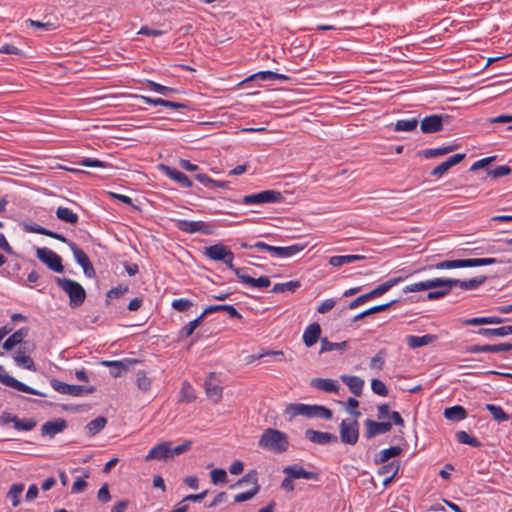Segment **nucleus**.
<instances>
[{
  "label": "nucleus",
  "mask_w": 512,
  "mask_h": 512,
  "mask_svg": "<svg viewBox=\"0 0 512 512\" xmlns=\"http://www.w3.org/2000/svg\"><path fill=\"white\" fill-rule=\"evenodd\" d=\"M65 243L73 252L75 261L82 267L84 274L89 278H94L96 276V272L86 253L72 241L68 240V242Z\"/></svg>",
  "instance_id": "nucleus-9"
},
{
  "label": "nucleus",
  "mask_w": 512,
  "mask_h": 512,
  "mask_svg": "<svg viewBox=\"0 0 512 512\" xmlns=\"http://www.w3.org/2000/svg\"><path fill=\"white\" fill-rule=\"evenodd\" d=\"M500 261L496 258H471V259H457V260H445L435 264V269H455V268H468L486 266L499 263Z\"/></svg>",
  "instance_id": "nucleus-3"
},
{
  "label": "nucleus",
  "mask_w": 512,
  "mask_h": 512,
  "mask_svg": "<svg viewBox=\"0 0 512 512\" xmlns=\"http://www.w3.org/2000/svg\"><path fill=\"white\" fill-rule=\"evenodd\" d=\"M255 79H260V80H264V81H267V80L283 81V80H288V77L286 75L278 74V73L272 72V71H260V72L253 74L252 76H250L247 80H255Z\"/></svg>",
  "instance_id": "nucleus-46"
},
{
  "label": "nucleus",
  "mask_w": 512,
  "mask_h": 512,
  "mask_svg": "<svg viewBox=\"0 0 512 512\" xmlns=\"http://www.w3.org/2000/svg\"><path fill=\"white\" fill-rule=\"evenodd\" d=\"M444 416L446 419L451 421H461L466 418L467 413L462 406L456 405L453 407L446 408L444 410Z\"/></svg>",
  "instance_id": "nucleus-41"
},
{
  "label": "nucleus",
  "mask_w": 512,
  "mask_h": 512,
  "mask_svg": "<svg viewBox=\"0 0 512 512\" xmlns=\"http://www.w3.org/2000/svg\"><path fill=\"white\" fill-rule=\"evenodd\" d=\"M308 412V404L303 403H290L286 406L284 410V415L289 420H292L293 418L297 416H304L307 417Z\"/></svg>",
  "instance_id": "nucleus-31"
},
{
  "label": "nucleus",
  "mask_w": 512,
  "mask_h": 512,
  "mask_svg": "<svg viewBox=\"0 0 512 512\" xmlns=\"http://www.w3.org/2000/svg\"><path fill=\"white\" fill-rule=\"evenodd\" d=\"M478 334L484 336L504 337L512 334V326H502L499 328H481L478 330Z\"/></svg>",
  "instance_id": "nucleus-45"
},
{
  "label": "nucleus",
  "mask_w": 512,
  "mask_h": 512,
  "mask_svg": "<svg viewBox=\"0 0 512 512\" xmlns=\"http://www.w3.org/2000/svg\"><path fill=\"white\" fill-rule=\"evenodd\" d=\"M418 120L416 118L413 119H402L398 120L395 124V131L397 132H410L417 128Z\"/></svg>",
  "instance_id": "nucleus-51"
},
{
  "label": "nucleus",
  "mask_w": 512,
  "mask_h": 512,
  "mask_svg": "<svg viewBox=\"0 0 512 512\" xmlns=\"http://www.w3.org/2000/svg\"><path fill=\"white\" fill-rule=\"evenodd\" d=\"M365 259L363 255H342V256H333L329 260V264L333 267H340L345 264H350L356 261H360Z\"/></svg>",
  "instance_id": "nucleus-36"
},
{
  "label": "nucleus",
  "mask_w": 512,
  "mask_h": 512,
  "mask_svg": "<svg viewBox=\"0 0 512 512\" xmlns=\"http://www.w3.org/2000/svg\"><path fill=\"white\" fill-rule=\"evenodd\" d=\"M211 481L213 484H224L227 482V473L226 470L222 468L213 469L210 473Z\"/></svg>",
  "instance_id": "nucleus-58"
},
{
  "label": "nucleus",
  "mask_w": 512,
  "mask_h": 512,
  "mask_svg": "<svg viewBox=\"0 0 512 512\" xmlns=\"http://www.w3.org/2000/svg\"><path fill=\"white\" fill-rule=\"evenodd\" d=\"M67 427V422L64 419H55L44 423L41 427V434L44 436L53 437L58 433L64 431Z\"/></svg>",
  "instance_id": "nucleus-19"
},
{
  "label": "nucleus",
  "mask_w": 512,
  "mask_h": 512,
  "mask_svg": "<svg viewBox=\"0 0 512 512\" xmlns=\"http://www.w3.org/2000/svg\"><path fill=\"white\" fill-rule=\"evenodd\" d=\"M24 231L29 232V233H37V234L45 235V236L54 238L56 240H59L61 242H68V239L65 236H63L62 234H58L56 232L48 230L38 224H25Z\"/></svg>",
  "instance_id": "nucleus-26"
},
{
  "label": "nucleus",
  "mask_w": 512,
  "mask_h": 512,
  "mask_svg": "<svg viewBox=\"0 0 512 512\" xmlns=\"http://www.w3.org/2000/svg\"><path fill=\"white\" fill-rule=\"evenodd\" d=\"M205 393L207 397L213 401V403H218L222 398V388L219 385V381L216 378V374L214 372H210L204 383Z\"/></svg>",
  "instance_id": "nucleus-12"
},
{
  "label": "nucleus",
  "mask_w": 512,
  "mask_h": 512,
  "mask_svg": "<svg viewBox=\"0 0 512 512\" xmlns=\"http://www.w3.org/2000/svg\"><path fill=\"white\" fill-rule=\"evenodd\" d=\"M456 439L461 444L470 445L476 448L481 446V443L475 437L470 436L466 431H458L456 433Z\"/></svg>",
  "instance_id": "nucleus-54"
},
{
  "label": "nucleus",
  "mask_w": 512,
  "mask_h": 512,
  "mask_svg": "<svg viewBox=\"0 0 512 512\" xmlns=\"http://www.w3.org/2000/svg\"><path fill=\"white\" fill-rule=\"evenodd\" d=\"M333 416L331 409L322 405H308L307 418H319L329 420Z\"/></svg>",
  "instance_id": "nucleus-32"
},
{
  "label": "nucleus",
  "mask_w": 512,
  "mask_h": 512,
  "mask_svg": "<svg viewBox=\"0 0 512 512\" xmlns=\"http://www.w3.org/2000/svg\"><path fill=\"white\" fill-rule=\"evenodd\" d=\"M284 197L281 192L275 190H264L256 194L246 195L242 203L246 205L281 202Z\"/></svg>",
  "instance_id": "nucleus-5"
},
{
  "label": "nucleus",
  "mask_w": 512,
  "mask_h": 512,
  "mask_svg": "<svg viewBox=\"0 0 512 512\" xmlns=\"http://www.w3.org/2000/svg\"><path fill=\"white\" fill-rule=\"evenodd\" d=\"M161 168L168 177L178 182L182 187L189 188L192 186V181L181 171L166 165H161Z\"/></svg>",
  "instance_id": "nucleus-25"
},
{
  "label": "nucleus",
  "mask_w": 512,
  "mask_h": 512,
  "mask_svg": "<svg viewBox=\"0 0 512 512\" xmlns=\"http://www.w3.org/2000/svg\"><path fill=\"white\" fill-rule=\"evenodd\" d=\"M437 340L438 336L433 334H426L423 336L408 335L406 337V342L408 346L412 349L432 344Z\"/></svg>",
  "instance_id": "nucleus-23"
},
{
  "label": "nucleus",
  "mask_w": 512,
  "mask_h": 512,
  "mask_svg": "<svg viewBox=\"0 0 512 512\" xmlns=\"http://www.w3.org/2000/svg\"><path fill=\"white\" fill-rule=\"evenodd\" d=\"M206 316L207 315H204L203 311L200 316H198L196 319L190 321L186 326H184L179 332L180 338H188L189 336H191L194 333V331L202 324L203 319Z\"/></svg>",
  "instance_id": "nucleus-39"
},
{
  "label": "nucleus",
  "mask_w": 512,
  "mask_h": 512,
  "mask_svg": "<svg viewBox=\"0 0 512 512\" xmlns=\"http://www.w3.org/2000/svg\"><path fill=\"white\" fill-rule=\"evenodd\" d=\"M486 276L475 277L468 280H460V279H444V285L457 287L464 290H474L482 285L486 281Z\"/></svg>",
  "instance_id": "nucleus-17"
},
{
  "label": "nucleus",
  "mask_w": 512,
  "mask_h": 512,
  "mask_svg": "<svg viewBox=\"0 0 512 512\" xmlns=\"http://www.w3.org/2000/svg\"><path fill=\"white\" fill-rule=\"evenodd\" d=\"M341 381L346 384L355 396H360L363 391L364 380L358 376L341 375Z\"/></svg>",
  "instance_id": "nucleus-27"
},
{
  "label": "nucleus",
  "mask_w": 512,
  "mask_h": 512,
  "mask_svg": "<svg viewBox=\"0 0 512 512\" xmlns=\"http://www.w3.org/2000/svg\"><path fill=\"white\" fill-rule=\"evenodd\" d=\"M27 335L28 328H20L4 341L2 345L3 349L6 351H11L16 345L20 344Z\"/></svg>",
  "instance_id": "nucleus-30"
},
{
  "label": "nucleus",
  "mask_w": 512,
  "mask_h": 512,
  "mask_svg": "<svg viewBox=\"0 0 512 512\" xmlns=\"http://www.w3.org/2000/svg\"><path fill=\"white\" fill-rule=\"evenodd\" d=\"M371 389L372 391L379 396H387L388 388L385 383L379 379H373L371 381Z\"/></svg>",
  "instance_id": "nucleus-62"
},
{
  "label": "nucleus",
  "mask_w": 512,
  "mask_h": 512,
  "mask_svg": "<svg viewBox=\"0 0 512 512\" xmlns=\"http://www.w3.org/2000/svg\"><path fill=\"white\" fill-rule=\"evenodd\" d=\"M240 281L256 288H267L270 286V279L267 276H261L256 279L245 274L244 276H240Z\"/></svg>",
  "instance_id": "nucleus-43"
},
{
  "label": "nucleus",
  "mask_w": 512,
  "mask_h": 512,
  "mask_svg": "<svg viewBox=\"0 0 512 512\" xmlns=\"http://www.w3.org/2000/svg\"><path fill=\"white\" fill-rule=\"evenodd\" d=\"M465 156H466V154L459 153V154H455V155L449 157L446 161H444L441 164H439L438 166H436L430 172V175L431 176H436V177L442 176L450 168H452L453 166L459 164L465 158Z\"/></svg>",
  "instance_id": "nucleus-18"
},
{
  "label": "nucleus",
  "mask_w": 512,
  "mask_h": 512,
  "mask_svg": "<svg viewBox=\"0 0 512 512\" xmlns=\"http://www.w3.org/2000/svg\"><path fill=\"white\" fill-rule=\"evenodd\" d=\"M172 459L171 447L169 442H161L154 446L145 456V461Z\"/></svg>",
  "instance_id": "nucleus-15"
},
{
  "label": "nucleus",
  "mask_w": 512,
  "mask_h": 512,
  "mask_svg": "<svg viewBox=\"0 0 512 512\" xmlns=\"http://www.w3.org/2000/svg\"><path fill=\"white\" fill-rule=\"evenodd\" d=\"M285 475H289L294 479H307V480H319V473L313 471H307L300 465H289L283 469Z\"/></svg>",
  "instance_id": "nucleus-14"
},
{
  "label": "nucleus",
  "mask_w": 512,
  "mask_h": 512,
  "mask_svg": "<svg viewBox=\"0 0 512 512\" xmlns=\"http://www.w3.org/2000/svg\"><path fill=\"white\" fill-rule=\"evenodd\" d=\"M348 348V342L342 341L339 343L330 342L327 338L321 339L320 353L329 352L332 350H346Z\"/></svg>",
  "instance_id": "nucleus-48"
},
{
  "label": "nucleus",
  "mask_w": 512,
  "mask_h": 512,
  "mask_svg": "<svg viewBox=\"0 0 512 512\" xmlns=\"http://www.w3.org/2000/svg\"><path fill=\"white\" fill-rule=\"evenodd\" d=\"M148 86L150 87L151 90H153L157 93L163 94V95H169L171 93L177 92V90L174 88L167 87V86L161 85L159 83H156V82L150 81V80L148 81Z\"/></svg>",
  "instance_id": "nucleus-60"
},
{
  "label": "nucleus",
  "mask_w": 512,
  "mask_h": 512,
  "mask_svg": "<svg viewBox=\"0 0 512 512\" xmlns=\"http://www.w3.org/2000/svg\"><path fill=\"white\" fill-rule=\"evenodd\" d=\"M36 257L54 272L62 273L64 266L61 257L48 248H37Z\"/></svg>",
  "instance_id": "nucleus-6"
},
{
  "label": "nucleus",
  "mask_w": 512,
  "mask_h": 512,
  "mask_svg": "<svg viewBox=\"0 0 512 512\" xmlns=\"http://www.w3.org/2000/svg\"><path fill=\"white\" fill-rule=\"evenodd\" d=\"M193 305L192 301L184 298L174 299L172 301V308L178 312H185Z\"/></svg>",
  "instance_id": "nucleus-61"
},
{
  "label": "nucleus",
  "mask_w": 512,
  "mask_h": 512,
  "mask_svg": "<svg viewBox=\"0 0 512 512\" xmlns=\"http://www.w3.org/2000/svg\"><path fill=\"white\" fill-rule=\"evenodd\" d=\"M457 148H458L457 145H449V146H445V147L425 149L422 151V155L427 159H431V158H436L439 156L446 155L450 152L455 151Z\"/></svg>",
  "instance_id": "nucleus-38"
},
{
  "label": "nucleus",
  "mask_w": 512,
  "mask_h": 512,
  "mask_svg": "<svg viewBox=\"0 0 512 512\" xmlns=\"http://www.w3.org/2000/svg\"><path fill=\"white\" fill-rule=\"evenodd\" d=\"M339 434L342 443L355 445L359 439V424L357 420H342L339 425Z\"/></svg>",
  "instance_id": "nucleus-4"
},
{
  "label": "nucleus",
  "mask_w": 512,
  "mask_h": 512,
  "mask_svg": "<svg viewBox=\"0 0 512 512\" xmlns=\"http://www.w3.org/2000/svg\"><path fill=\"white\" fill-rule=\"evenodd\" d=\"M321 336V327L318 323L308 325L303 333V342L307 347H312Z\"/></svg>",
  "instance_id": "nucleus-22"
},
{
  "label": "nucleus",
  "mask_w": 512,
  "mask_h": 512,
  "mask_svg": "<svg viewBox=\"0 0 512 512\" xmlns=\"http://www.w3.org/2000/svg\"><path fill=\"white\" fill-rule=\"evenodd\" d=\"M449 119L448 115L433 114L426 116L420 123L421 132L424 134H431L439 132L443 129V122Z\"/></svg>",
  "instance_id": "nucleus-10"
},
{
  "label": "nucleus",
  "mask_w": 512,
  "mask_h": 512,
  "mask_svg": "<svg viewBox=\"0 0 512 512\" xmlns=\"http://www.w3.org/2000/svg\"><path fill=\"white\" fill-rule=\"evenodd\" d=\"M176 227L186 233H202L209 235L212 233L211 225L203 221L176 220Z\"/></svg>",
  "instance_id": "nucleus-11"
},
{
  "label": "nucleus",
  "mask_w": 512,
  "mask_h": 512,
  "mask_svg": "<svg viewBox=\"0 0 512 512\" xmlns=\"http://www.w3.org/2000/svg\"><path fill=\"white\" fill-rule=\"evenodd\" d=\"M37 425V422L34 419H19L16 418L13 426L18 431H31Z\"/></svg>",
  "instance_id": "nucleus-53"
},
{
  "label": "nucleus",
  "mask_w": 512,
  "mask_h": 512,
  "mask_svg": "<svg viewBox=\"0 0 512 512\" xmlns=\"http://www.w3.org/2000/svg\"><path fill=\"white\" fill-rule=\"evenodd\" d=\"M88 477H89L88 471H86L84 473L83 477H78L71 487V493L78 494V493L83 492L87 488L88 484L85 479Z\"/></svg>",
  "instance_id": "nucleus-56"
},
{
  "label": "nucleus",
  "mask_w": 512,
  "mask_h": 512,
  "mask_svg": "<svg viewBox=\"0 0 512 512\" xmlns=\"http://www.w3.org/2000/svg\"><path fill=\"white\" fill-rule=\"evenodd\" d=\"M14 361L18 366H21L30 371H36V366L33 359L25 354V351L19 349L14 355Z\"/></svg>",
  "instance_id": "nucleus-35"
},
{
  "label": "nucleus",
  "mask_w": 512,
  "mask_h": 512,
  "mask_svg": "<svg viewBox=\"0 0 512 512\" xmlns=\"http://www.w3.org/2000/svg\"><path fill=\"white\" fill-rule=\"evenodd\" d=\"M402 452L401 447L399 446H392L388 449H384L380 451L376 457H375V463L376 464H382L387 462L390 458L399 456Z\"/></svg>",
  "instance_id": "nucleus-37"
},
{
  "label": "nucleus",
  "mask_w": 512,
  "mask_h": 512,
  "mask_svg": "<svg viewBox=\"0 0 512 512\" xmlns=\"http://www.w3.org/2000/svg\"><path fill=\"white\" fill-rule=\"evenodd\" d=\"M133 363H137V360H122V361H102L103 366L111 367L110 374L113 377H119L123 371H126L129 366Z\"/></svg>",
  "instance_id": "nucleus-29"
},
{
  "label": "nucleus",
  "mask_w": 512,
  "mask_h": 512,
  "mask_svg": "<svg viewBox=\"0 0 512 512\" xmlns=\"http://www.w3.org/2000/svg\"><path fill=\"white\" fill-rule=\"evenodd\" d=\"M232 251L222 244H215L205 248V255L214 261L226 260Z\"/></svg>",
  "instance_id": "nucleus-21"
},
{
  "label": "nucleus",
  "mask_w": 512,
  "mask_h": 512,
  "mask_svg": "<svg viewBox=\"0 0 512 512\" xmlns=\"http://www.w3.org/2000/svg\"><path fill=\"white\" fill-rule=\"evenodd\" d=\"M56 216L59 220L72 225L76 224L79 219L78 215L67 207H58L56 210Z\"/></svg>",
  "instance_id": "nucleus-40"
},
{
  "label": "nucleus",
  "mask_w": 512,
  "mask_h": 512,
  "mask_svg": "<svg viewBox=\"0 0 512 512\" xmlns=\"http://www.w3.org/2000/svg\"><path fill=\"white\" fill-rule=\"evenodd\" d=\"M301 286V283L298 280H291L285 283H276L271 292L273 293H284L286 291L289 292H295L299 287Z\"/></svg>",
  "instance_id": "nucleus-47"
},
{
  "label": "nucleus",
  "mask_w": 512,
  "mask_h": 512,
  "mask_svg": "<svg viewBox=\"0 0 512 512\" xmlns=\"http://www.w3.org/2000/svg\"><path fill=\"white\" fill-rule=\"evenodd\" d=\"M244 483H250L253 487L260 486L258 484V472L256 470L248 471L235 485H243Z\"/></svg>",
  "instance_id": "nucleus-57"
},
{
  "label": "nucleus",
  "mask_w": 512,
  "mask_h": 512,
  "mask_svg": "<svg viewBox=\"0 0 512 512\" xmlns=\"http://www.w3.org/2000/svg\"><path fill=\"white\" fill-rule=\"evenodd\" d=\"M399 468H400L399 463L396 461H392V462L380 467L378 470V474L387 475V476L388 475H397Z\"/></svg>",
  "instance_id": "nucleus-59"
},
{
  "label": "nucleus",
  "mask_w": 512,
  "mask_h": 512,
  "mask_svg": "<svg viewBox=\"0 0 512 512\" xmlns=\"http://www.w3.org/2000/svg\"><path fill=\"white\" fill-rule=\"evenodd\" d=\"M485 408L491 413L494 420L498 422L508 421L511 416L506 413L500 406L494 404H486Z\"/></svg>",
  "instance_id": "nucleus-49"
},
{
  "label": "nucleus",
  "mask_w": 512,
  "mask_h": 512,
  "mask_svg": "<svg viewBox=\"0 0 512 512\" xmlns=\"http://www.w3.org/2000/svg\"><path fill=\"white\" fill-rule=\"evenodd\" d=\"M50 385L55 391L64 395L80 396L84 393H93L95 391L93 386L71 385L58 379H51Z\"/></svg>",
  "instance_id": "nucleus-7"
},
{
  "label": "nucleus",
  "mask_w": 512,
  "mask_h": 512,
  "mask_svg": "<svg viewBox=\"0 0 512 512\" xmlns=\"http://www.w3.org/2000/svg\"><path fill=\"white\" fill-rule=\"evenodd\" d=\"M227 312L231 318L241 319L242 315L232 305L220 304L210 305L204 309V315H209L214 312Z\"/></svg>",
  "instance_id": "nucleus-33"
},
{
  "label": "nucleus",
  "mask_w": 512,
  "mask_h": 512,
  "mask_svg": "<svg viewBox=\"0 0 512 512\" xmlns=\"http://www.w3.org/2000/svg\"><path fill=\"white\" fill-rule=\"evenodd\" d=\"M365 436L368 439H371L379 434H384L389 432L392 429L391 422H376L371 419H367L365 421Z\"/></svg>",
  "instance_id": "nucleus-16"
},
{
  "label": "nucleus",
  "mask_w": 512,
  "mask_h": 512,
  "mask_svg": "<svg viewBox=\"0 0 512 512\" xmlns=\"http://www.w3.org/2000/svg\"><path fill=\"white\" fill-rule=\"evenodd\" d=\"M107 419L103 416H99L86 425V429L89 435L94 436L99 433L106 425Z\"/></svg>",
  "instance_id": "nucleus-50"
},
{
  "label": "nucleus",
  "mask_w": 512,
  "mask_h": 512,
  "mask_svg": "<svg viewBox=\"0 0 512 512\" xmlns=\"http://www.w3.org/2000/svg\"><path fill=\"white\" fill-rule=\"evenodd\" d=\"M310 384L312 387L328 393H337L339 388L337 381L326 378H314Z\"/></svg>",
  "instance_id": "nucleus-28"
},
{
  "label": "nucleus",
  "mask_w": 512,
  "mask_h": 512,
  "mask_svg": "<svg viewBox=\"0 0 512 512\" xmlns=\"http://www.w3.org/2000/svg\"><path fill=\"white\" fill-rule=\"evenodd\" d=\"M512 172V169L507 165H501L496 167L495 169L488 170L487 175L492 178H500L506 175H509Z\"/></svg>",
  "instance_id": "nucleus-63"
},
{
  "label": "nucleus",
  "mask_w": 512,
  "mask_h": 512,
  "mask_svg": "<svg viewBox=\"0 0 512 512\" xmlns=\"http://www.w3.org/2000/svg\"><path fill=\"white\" fill-rule=\"evenodd\" d=\"M305 438L310 442L318 445H326L338 442V437L335 434L329 432H320L314 429H307L305 431Z\"/></svg>",
  "instance_id": "nucleus-13"
},
{
  "label": "nucleus",
  "mask_w": 512,
  "mask_h": 512,
  "mask_svg": "<svg viewBox=\"0 0 512 512\" xmlns=\"http://www.w3.org/2000/svg\"><path fill=\"white\" fill-rule=\"evenodd\" d=\"M258 446L264 450L280 454L288 450L289 437L280 430L267 428L260 436Z\"/></svg>",
  "instance_id": "nucleus-1"
},
{
  "label": "nucleus",
  "mask_w": 512,
  "mask_h": 512,
  "mask_svg": "<svg viewBox=\"0 0 512 512\" xmlns=\"http://www.w3.org/2000/svg\"><path fill=\"white\" fill-rule=\"evenodd\" d=\"M307 247V244H294L287 247H278L277 258H289L292 257Z\"/></svg>",
  "instance_id": "nucleus-44"
},
{
  "label": "nucleus",
  "mask_w": 512,
  "mask_h": 512,
  "mask_svg": "<svg viewBox=\"0 0 512 512\" xmlns=\"http://www.w3.org/2000/svg\"><path fill=\"white\" fill-rule=\"evenodd\" d=\"M512 350V344L509 343H499L493 345H473L469 348V351L472 353H481V352H506Z\"/></svg>",
  "instance_id": "nucleus-24"
},
{
  "label": "nucleus",
  "mask_w": 512,
  "mask_h": 512,
  "mask_svg": "<svg viewBox=\"0 0 512 512\" xmlns=\"http://www.w3.org/2000/svg\"><path fill=\"white\" fill-rule=\"evenodd\" d=\"M442 285H444V278H435V279L426 280V281L408 285L404 288V292L425 291V290H430V289H433V288H436V287L442 286Z\"/></svg>",
  "instance_id": "nucleus-20"
},
{
  "label": "nucleus",
  "mask_w": 512,
  "mask_h": 512,
  "mask_svg": "<svg viewBox=\"0 0 512 512\" xmlns=\"http://www.w3.org/2000/svg\"><path fill=\"white\" fill-rule=\"evenodd\" d=\"M57 285L68 295L71 308H78L83 305L86 299L85 289L76 281L69 278L56 277Z\"/></svg>",
  "instance_id": "nucleus-2"
},
{
  "label": "nucleus",
  "mask_w": 512,
  "mask_h": 512,
  "mask_svg": "<svg viewBox=\"0 0 512 512\" xmlns=\"http://www.w3.org/2000/svg\"><path fill=\"white\" fill-rule=\"evenodd\" d=\"M383 294H384V292H383L382 288L380 287V285H378L376 288H374L370 292L360 295L357 298H355L354 300H352L349 304V309H355L356 307L363 304L364 302H366L370 299L379 297Z\"/></svg>",
  "instance_id": "nucleus-34"
},
{
  "label": "nucleus",
  "mask_w": 512,
  "mask_h": 512,
  "mask_svg": "<svg viewBox=\"0 0 512 512\" xmlns=\"http://www.w3.org/2000/svg\"><path fill=\"white\" fill-rule=\"evenodd\" d=\"M195 400L194 390L188 381H184L181 387V401L191 403Z\"/></svg>",
  "instance_id": "nucleus-55"
},
{
  "label": "nucleus",
  "mask_w": 512,
  "mask_h": 512,
  "mask_svg": "<svg viewBox=\"0 0 512 512\" xmlns=\"http://www.w3.org/2000/svg\"><path fill=\"white\" fill-rule=\"evenodd\" d=\"M24 490L23 483L13 484L6 494L7 499L12 503L13 507H17L21 502V495Z\"/></svg>",
  "instance_id": "nucleus-42"
},
{
  "label": "nucleus",
  "mask_w": 512,
  "mask_h": 512,
  "mask_svg": "<svg viewBox=\"0 0 512 512\" xmlns=\"http://www.w3.org/2000/svg\"><path fill=\"white\" fill-rule=\"evenodd\" d=\"M151 379L147 376L145 371H138L136 374V384L137 387L142 392H148L151 388Z\"/></svg>",
  "instance_id": "nucleus-52"
},
{
  "label": "nucleus",
  "mask_w": 512,
  "mask_h": 512,
  "mask_svg": "<svg viewBox=\"0 0 512 512\" xmlns=\"http://www.w3.org/2000/svg\"><path fill=\"white\" fill-rule=\"evenodd\" d=\"M0 382L8 387H11L17 391H21V392H24V393H28V394H32V395H37V396H41V397H45L46 394L39 391V390H36L24 383H22L21 381L15 379L14 377L8 375L3 366L0 365Z\"/></svg>",
  "instance_id": "nucleus-8"
},
{
  "label": "nucleus",
  "mask_w": 512,
  "mask_h": 512,
  "mask_svg": "<svg viewBox=\"0 0 512 512\" xmlns=\"http://www.w3.org/2000/svg\"><path fill=\"white\" fill-rule=\"evenodd\" d=\"M260 491V486L253 487L251 490L239 493L235 496L234 501L236 503H242L252 499Z\"/></svg>",
  "instance_id": "nucleus-64"
}]
</instances>
